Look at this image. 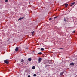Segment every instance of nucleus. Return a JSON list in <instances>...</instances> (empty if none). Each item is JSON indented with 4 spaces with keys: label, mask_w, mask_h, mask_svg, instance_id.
<instances>
[{
    "label": "nucleus",
    "mask_w": 77,
    "mask_h": 77,
    "mask_svg": "<svg viewBox=\"0 0 77 77\" xmlns=\"http://www.w3.org/2000/svg\"><path fill=\"white\" fill-rule=\"evenodd\" d=\"M33 53L35 52V51H33Z\"/></svg>",
    "instance_id": "obj_26"
},
{
    "label": "nucleus",
    "mask_w": 77,
    "mask_h": 77,
    "mask_svg": "<svg viewBox=\"0 0 77 77\" xmlns=\"http://www.w3.org/2000/svg\"><path fill=\"white\" fill-rule=\"evenodd\" d=\"M51 19H52V18H50L49 19V20H51Z\"/></svg>",
    "instance_id": "obj_19"
},
{
    "label": "nucleus",
    "mask_w": 77,
    "mask_h": 77,
    "mask_svg": "<svg viewBox=\"0 0 77 77\" xmlns=\"http://www.w3.org/2000/svg\"><path fill=\"white\" fill-rule=\"evenodd\" d=\"M28 77H30V75H28Z\"/></svg>",
    "instance_id": "obj_23"
},
{
    "label": "nucleus",
    "mask_w": 77,
    "mask_h": 77,
    "mask_svg": "<svg viewBox=\"0 0 77 77\" xmlns=\"http://www.w3.org/2000/svg\"><path fill=\"white\" fill-rule=\"evenodd\" d=\"M32 69H35V66H33L32 67Z\"/></svg>",
    "instance_id": "obj_13"
},
{
    "label": "nucleus",
    "mask_w": 77,
    "mask_h": 77,
    "mask_svg": "<svg viewBox=\"0 0 77 77\" xmlns=\"http://www.w3.org/2000/svg\"><path fill=\"white\" fill-rule=\"evenodd\" d=\"M31 60L32 59L30 58L28 59V60H29V62H30V61H31Z\"/></svg>",
    "instance_id": "obj_11"
},
{
    "label": "nucleus",
    "mask_w": 77,
    "mask_h": 77,
    "mask_svg": "<svg viewBox=\"0 0 77 77\" xmlns=\"http://www.w3.org/2000/svg\"><path fill=\"white\" fill-rule=\"evenodd\" d=\"M24 18V17H20L19 19L18 20H23Z\"/></svg>",
    "instance_id": "obj_7"
},
{
    "label": "nucleus",
    "mask_w": 77,
    "mask_h": 77,
    "mask_svg": "<svg viewBox=\"0 0 77 77\" xmlns=\"http://www.w3.org/2000/svg\"><path fill=\"white\" fill-rule=\"evenodd\" d=\"M75 4V2H74L73 3H72L70 5L71 6H72L73 5H74Z\"/></svg>",
    "instance_id": "obj_8"
},
{
    "label": "nucleus",
    "mask_w": 77,
    "mask_h": 77,
    "mask_svg": "<svg viewBox=\"0 0 77 77\" xmlns=\"http://www.w3.org/2000/svg\"><path fill=\"white\" fill-rule=\"evenodd\" d=\"M64 21L65 22H68V20H67V18H64Z\"/></svg>",
    "instance_id": "obj_4"
},
{
    "label": "nucleus",
    "mask_w": 77,
    "mask_h": 77,
    "mask_svg": "<svg viewBox=\"0 0 77 77\" xmlns=\"http://www.w3.org/2000/svg\"><path fill=\"white\" fill-rule=\"evenodd\" d=\"M38 63H39L41 62V60H42V58H39L38 59Z\"/></svg>",
    "instance_id": "obj_2"
},
{
    "label": "nucleus",
    "mask_w": 77,
    "mask_h": 77,
    "mask_svg": "<svg viewBox=\"0 0 77 77\" xmlns=\"http://www.w3.org/2000/svg\"><path fill=\"white\" fill-rule=\"evenodd\" d=\"M4 62L5 63H6V64H8L9 63V60H4Z\"/></svg>",
    "instance_id": "obj_1"
},
{
    "label": "nucleus",
    "mask_w": 77,
    "mask_h": 77,
    "mask_svg": "<svg viewBox=\"0 0 77 77\" xmlns=\"http://www.w3.org/2000/svg\"><path fill=\"white\" fill-rule=\"evenodd\" d=\"M47 66H50V65H46V66H45V68H47Z\"/></svg>",
    "instance_id": "obj_18"
},
{
    "label": "nucleus",
    "mask_w": 77,
    "mask_h": 77,
    "mask_svg": "<svg viewBox=\"0 0 77 77\" xmlns=\"http://www.w3.org/2000/svg\"><path fill=\"white\" fill-rule=\"evenodd\" d=\"M38 54H42V53L41 52L38 53Z\"/></svg>",
    "instance_id": "obj_15"
},
{
    "label": "nucleus",
    "mask_w": 77,
    "mask_h": 77,
    "mask_svg": "<svg viewBox=\"0 0 77 77\" xmlns=\"http://www.w3.org/2000/svg\"><path fill=\"white\" fill-rule=\"evenodd\" d=\"M8 0H5V2H8Z\"/></svg>",
    "instance_id": "obj_20"
},
{
    "label": "nucleus",
    "mask_w": 77,
    "mask_h": 77,
    "mask_svg": "<svg viewBox=\"0 0 77 77\" xmlns=\"http://www.w3.org/2000/svg\"><path fill=\"white\" fill-rule=\"evenodd\" d=\"M58 17H57V16L55 17H54V19H55V18H57Z\"/></svg>",
    "instance_id": "obj_16"
},
{
    "label": "nucleus",
    "mask_w": 77,
    "mask_h": 77,
    "mask_svg": "<svg viewBox=\"0 0 77 77\" xmlns=\"http://www.w3.org/2000/svg\"><path fill=\"white\" fill-rule=\"evenodd\" d=\"M60 49H61L62 50V49H63V48H60Z\"/></svg>",
    "instance_id": "obj_24"
},
{
    "label": "nucleus",
    "mask_w": 77,
    "mask_h": 77,
    "mask_svg": "<svg viewBox=\"0 0 77 77\" xmlns=\"http://www.w3.org/2000/svg\"><path fill=\"white\" fill-rule=\"evenodd\" d=\"M21 62H22L23 63H24V60H23V59H22L21 61Z\"/></svg>",
    "instance_id": "obj_10"
},
{
    "label": "nucleus",
    "mask_w": 77,
    "mask_h": 77,
    "mask_svg": "<svg viewBox=\"0 0 77 77\" xmlns=\"http://www.w3.org/2000/svg\"><path fill=\"white\" fill-rule=\"evenodd\" d=\"M63 73H64V72H61L60 74V75H63Z\"/></svg>",
    "instance_id": "obj_6"
},
{
    "label": "nucleus",
    "mask_w": 77,
    "mask_h": 77,
    "mask_svg": "<svg viewBox=\"0 0 77 77\" xmlns=\"http://www.w3.org/2000/svg\"><path fill=\"white\" fill-rule=\"evenodd\" d=\"M72 33H75V31H73L72 32Z\"/></svg>",
    "instance_id": "obj_22"
},
{
    "label": "nucleus",
    "mask_w": 77,
    "mask_h": 77,
    "mask_svg": "<svg viewBox=\"0 0 77 77\" xmlns=\"http://www.w3.org/2000/svg\"><path fill=\"white\" fill-rule=\"evenodd\" d=\"M70 65H74V63H71L70 64Z\"/></svg>",
    "instance_id": "obj_9"
},
{
    "label": "nucleus",
    "mask_w": 77,
    "mask_h": 77,
    "mask_svg": "<svg viewBox=\"0 0 77 77\" xmlns=\"http://www.w3.org/2000/svg\"><path fill=\"white\" fill-rule=\"evenodd\" d=\"M26 49L27 50L28 49V48L27 47L26 48Z\"/></svg>",
    "instance_id": "obj_25"
},
{
    "label": "nucleus",
    "mask_w": 77,
    "mask_h": 77,
    "mask_svg": "<svg viewBox=\"0 0 77 77\" xmlns=\"http://www.w3.org/2000/svg\"><path fill=\"white\" fill-rule=\"evenodd\" d=\"M48 62L50 64H52L53 63L52 61L50 60L48 61Z\"/></svg>",
    "instance_id": "obj_3"
},
{
    "label": "nucleus",
    "mask_w": 77,
    "mask_h": 77,
    "mask_svg": "<svg viewBox=\"0 0 77 77\" xmlns=\"http://www.w3.org/2000/svg\"><path fill=\"white\" fill-rule=\"evenodd\" d=\"M41 50L42 51H44V49L43 48H41Z\"/></svg>",
    "instance_id": "obj_14"
},
{
    "label": "nucleus",
    "mask_w": 77,
    "mask_h": 77,
    "mask_svg": "<svg viewBox=\"0 0 77 77\" xmlns=\"http://www.w3.org/2000/svg\"><path fill=\"white\" fill-rule=\"evenodd\" d=\"M18 47H16V49H15V51H18Z\"/></svg>",
    "instance_id": "obj_5"
},
{
    "label": "nucleus",
    "mask_w": 77,
    "mask_h": 77,
    "mask_svg": "<svg viewBox=\"0 0 77 77\" xmlns=\"http://www.w3.org/2000/svg\"><path fill=\"white\" fill-rule=\"evenodd\" d=\"M68 5V4H65V6L66 8H67V6Z\"/></svg>",
    "instance_id": "obj_12"
},
{
    "label": "nucleus",
    "mask_w": 77,
    "mask_h": 77,
    "mask_svg": "<svg viewBox=\"0 0 77 77\" xmlns=\"http://www.w3.org/2000/svg\"><path fill=\"white\" fill-rule=\"evenodd\" d=\"M32 35H33V33H34V31H33V32H32Z\"/></svg>",
    "instance_id": "obj_21"
},
{
    "label": "nucleus",
    "mask_w": 77,
    "mask_h": 77,
    "mask_svg": "<svg viewBox=\"0 0 77 77\" xmlns=\"http://www.w3.org/2000/svg\"><path fill=\"white\" fill-rule=\"evenodd\" d=\"M33 76L34 77H36V74H34L33 75Z\"/></svg>",
    "instance_id": "obj_17"
}]
</instances>
